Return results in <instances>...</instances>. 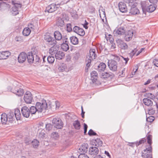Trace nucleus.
I'll return each mask as SVG.
<instances>
[{
  "label": "nucleus",
  "instance_id": "obj_47",
  "mask_svg": "<svg viewBox=\"0 0 158 158\" xmlns=\"http://www.w3.org/2000/svg\"><path fill=\"white\" fill-rule=\"evenodd\" d=\"M39 142L36 139H34L32 142L33 147L35 148H37L39 145Z\"/></svg>",
  "mask_w": 158,
  "mask_h": 158
},
{
  "label": "nucleus",
  "instance_id": "obj_52",
  "mask_svg": "<svg viewBox=\"0 0 158 158\" xmlns=\"http://www.w3.org/2000/svg\"><path fill=\"white\" fill-rule=\"evenodd\" d=\"M88 134L90 136L96 135H97V133L91 129L89 130V131Z\"/></svg>",
  "mask_w": 158,
  "mask_h": 158
},
{
  "label": "nucleus",
  "instance_id": "obj_41",
  "mask_svg": "<svg viewBox=\"0 0 158 158\" xmlns=\"http://www.w3.org/2000/svg\"><path fill=\"white\" fill-rule=\"evenodd\" d=\"M7 115H8V122L11 123L12 122L13 120L14 116L13 115V114H8Z\"/></svg>",
  "mask_w": 158,
  "mask_h": 158
},
{
  "label": "nucleus",
  "instance_id": "obj_28",
  "mask_svg": "<svg viewBox=\"0 0 158 158\" xmlns=\"http://www.w3.org/2000/svg\"><path fill=\"white\" fill-rule=\"evenodd\" d=\"M148 2L146 1H143L141 2V7L142 9L143 13L146 15V10L147 8Z\"/></svg>",
  "mask_w": 158,
  "mask_h": 158
},
{
  "label": "nucleus",
  "instance_id": "obj_59",
  "mask_svg": "<svg viewBox=\"0 0 158 158\" xmlns=\"http://www.w3.org/2000/svg\"><path fill=\"white\" fill-rule=\"evenodd\" d=\"M153 118L154 117L152 116H149L148 118L147 117L146 120L148 122H151L154 120Z\"/></svg>",
  "mask_w": 158,
  "mask_h": 158
},
{
  "label": "nucleus",
  "instance_id": "obj_64",
  "mask_svg": "<svg viewBox=\"0 0 158 158\" xmlns=\"http://www.w3.org/2000/svg\"><path fill=\"white\" fill-rule=\"evenodd\" d=\"M121 59V57H120L119 56L116 55L114 56V60L116 61H119V60H120Z\"/></svg>",
  "mask_w": 158,
  "mask_h": 158
},
{
  "label": "nucleus",
  "instance_id": "obj_36",
  "mask_svg": "<svg viewBox=\"0 0 158 158\" xmlns=\"http://www.w3.org/2000/svg\"><path fill=\"white\" fill-rule=\"evenodd\" d=\"M31 32V30L29 28H25L23 31V33L24 35L25 36H27L29 35Z\"/></svg>",
  "mask_w": 158,
  "mask_h": 158
},
{
  "label": "nucleus",
  "instance_id": "obj_8",
  "mask_svg": "<svg viewBox=\"0 0 158 158\" xmlns=\"http://www.w3.org/2000/svg\"><path fill=\"white\" fill-rule=\"evenodd\" d=\"M132 5H130V7L129 9V13L133 15H137L139 13V10L136 7L137 3L135 2L132 4Z\"/></svg>",
  "mask_w": 158,
  "mask_h": 158
},
{
  "label": "nucleus",
  "instance_id": "obj_34",
  "mask_svg": "<svg viewBox=\"0 0 158 158\" xmlns=\"http://www.w3.org/2000/svg\"><path fill=\"white\" fill-rule=\"evenodd\" d=\"M56 24L58 27H63L64 25V20L60 18L58 19Z\"/></svg>",
  "mask_w": 158,
  "mask_h": 158
},
{
  "label": "nucleus",
  "instance_id": "obj_32",
  "mask_svg": "<svg viewBox=\"0 0 158 158\" xmlns=\"http://www.w3.org/2000/svg\"><path fill=\"white\" fill-rule=\"evenodd\" d=\"M143 103L147 106H151L153 104L152 101L150 99L144 98L143 100Z\"/></svg>",
  "mask_w": 158,
  "mask_h": 158
},
{
  "label": "nucleus",
  "instance_id": "obj_44",
  "mask_svg": "<svg viewBox=\"0 0 158 158\" xmlns=\"http://www.w3.org/2000/svg\"><path fill=\"white\" fill-rule=\"evenodd\" d=\"M47 60L49 63L52 64L54 62L55 59L54 56H49L47 57Z\"/></svg>",
  "mask_w": 158,
  "mask_h": 158
},
{
  "label": "nucleus",
  "instance_id": "obj_5",
  "mask_svg": "<svg viewBox=\"0 0 158 158\" xmlns=\"http://www.w3.org/2000/svg\"><path fill=\"white\" fill-rule=\"evenodd\" d=\"M13 6L12 8L11 12L13 16H15L19 14V9L22 7L20 2H12Z\"/></svg>",
  "mask_w": 158,
  "mask_h": 158
},
{
  "label": "nucleus",
  "instance_id": "obj_56",
  "mask_svg": "<svg viewBox=\"0 0 158 158\" xmlns=\"http://www.w3.org/2000/svg\"><path fill=\"white\" fill-rule=\"evenodd\" d=\"M121 60L122 61L124 60L125 61V64H127L128 61L129 60V59L128 57H124L123 56H121Z\"/></svg>",
  "mask_w": 158,
  "mask_h": 158
},
{
  "label": "nucleus",
  "instance_id": "obj_43",
  "mask_svg": "<svg viewBox=\"0 0 158 158\" xmlns=\"http://www.w3.org/2000/svg\"><path fill=\"white\" fill-rule=\"evenodd\" d=\"M146 139L145 138H143L141 140H140L138 142H137L135 143L136 146L137 147L139 145L144 143L145 142H146Z\"/></svg>",
  "mask_w": 158,
  "mask_h": 158
},
{
  "label": "nucleus",
  "instance_id": "obj_4",
  "mask_svg": "<svg viewBox=\"0 0 158 158\" xmlns=\"http://www.w3.org/2000/svg\"><path fill=\"white\" fill-rule=\"evenodd\" d=\"M44 39L46 41V44L49 47L55 46L57 44L56 40L50 35H45Z\"/></svg>",
  "mask_w": 158,
  "mask_h": 158
},
{
  "label": "nucleus",
  "instance_id": "obj_29",
  "mask_svg": "<svg viewBox=\"0 0 158 158\" xmlns=\"http://www.w3.org/2000/svg\"><path fill=\"white\" fill-rule=\"evenodd\" d=\"M94 143L93 145L95 146L97 148L101 147L103 144L102 141L99 139H97L94 140Z\"/></svg>",
  "mask_w": 158,
  "mask_h": 158
},
{
  "label": "nucleus",
  "instance_id": "obj_27",
  "mask_svg": "<svg viewBox=\"0 0 158 158\" xmlns=\"http://www.w3.org/2000/svg\"><path fill=\"white\" fill-rule=\"evenodd\" d=\"M2 60L6 59L10 55V52L8 51L1 52Z\"/></svg>",
  "mask_w": 158,
  "mask_h": 158
},
{
  "label": "nucleus",
  "instance_id": "obj_61",
  "mask_svg": "<svg viewBox=\"0 0 158 158\" xmlns=\"http://www.w3.org/2000/svg\"><path fill=\"white\" fill-rule=\"evenodd\" d=\"M153 63L156 66L158 67V60L154 59L153 61Z\"/></svg>",
  "mask_w": 158,
  "mask_h": 158
},
{
  "label": "nucleus",
  "instance_id": "obj_45",
  "mask_svg": "<svg viewBox=\"0 0 158 158\" xmlns=\"http://www.w3.org/2000/svg\"><path fill=\"white\" fill-rule=\"evenodd\" d=\"M144 96L148 98H150L151 99H153L155 98V95L152 94L150 93H147L144 94Z\"/></svg>",
  "mask_w": 158,
  "mask_h": 158
},
{
  "label": "nucleus",
  "instance_id": "obj_35",
  "mask_svg": "<svg viewBox=\"0 0 158 158\" xmlns=\"http://www.w3.org/2000/svg\"><path fill=\"white\" fill-rule=\"evenodd\" d=\"M14 114L16 119L19 120L21 118V114L20 110L18 109H16L15 110Z\"/></svg>",
  "mask_w": 158,
  "mask_h": 158
},
{
  "label": "nucleus",
  "instance_id": "obj_1",
  "mask_svg": "<svg viewBox=\"0 0 158 158\" xmlns=\"http://www.w3.org/2000/svg\"><path fill=\"white\" fill-rule=\"evenodd\" d=\"M21 86L16 81H14L13 86H9L7 89L9 91L18 96H22L24 93V90L20 87Z\"/></svg>",
  "mask_w": 158,
  "mask_h": 158
},
{
  "label": "nucleus",
  "instance_id": "obj_42",
  "mask_svg": "<svg viewBox=\"0 0 158 158\" xmlns=\"http://www.w3.org/2000/svg\"><path fill=\"white\" fill-rule=\"evenodd\" d=\"M138 51V49L136 48H135L133 50H132L129 54L130 57L131 58H132L135 55H136V53Z\"/></svg>",
  "mask_w": 158,
  "mask_h": 158
},
{
  "label": "nucleus",
  "instance_id": "obj_63",
  "mask_svg": "<svg viewBox=\"0 0 158 158\" xmlns=\"http://www.w3.org/2000/svg\"><path fill=\"white\" fill-rule=\"evenodd\" d=\"M84 133L85 134H86L87 131V129L88 128V126L87 125L84 123Z\"/></svg>",
  "mask_w": 158,
  "mask_h": 158
},
{
  "label": "nucleus",
  "instance_id": "obj_21",
  "mask_svg": "<svg viewBox=\"0 0 158 158\" xmlns=\"http://www.w3.org/2000/svg\"><path fill=\"white\" fill-rule=\"evenodd\" d=\"M49 50V53L51 55H55L59 51L57 45L52 46Z\"/></svg>",
  "mask_w": 158,
  "mask_h": 158
},
{
  "label": "nucleus",
  "instance_id": "obj_13",
  "mask_svg": "<svg viewBox=\"0 0 158 158\" xmlns=\"http://www.w3.org/2000/svg\"><path fill=\"white\" fill-rule=\"evenodd\" d=\"M89 154L91 156L96 155L99 152V150L97 147L92 145L89 148Z\"/></svg>",
  "mask_w": 158,
  "mask_h": 158
},
{
  "label": "nucleus",
  "instance_id": "obj_49",
  "mask_svg": "<svg viewBox=\"0 0 158 158\" xmlns=\"http://www.w3.org/2000/svg\"><path fill=\"white\" fill-rule=\"evenodd\" d=\"M67 31L69 32H71L73 31L72 26L70 23H68L66 26Z\"/></svg>",
  "mask_w": 158,
  "mask_h": 158
},
{
  "label": "nucleus",
  "instance_id": "obj_57",
  "mask_svg": "<svg viewBox=\"0 0 158 158\" xmlns=\"http://www.w3.org/2000/svg\"><path fill=\"white\" fill-rule=\"evenodd\" d=\"M79 158H89V157L85 153H81L78 156Z\"/></svg>",
  "mask_w": 158,
  "mask_h": 158
},
{
  "label": "nucleus",
  "instance_id": "obj_40",
  "mask_svg": "<svg viewBox=\"0 0 158 158\" xmlns=\"http://www.w3.org/2000/svg\"><path fill=\"white\" fill-rule=\"evenodd\" d=\"M29 110L30 111V113L32 114H35L36 112H37V109L36 106H31L30 107V109Z\"/></svg>",
  "mask_w": 158,
  "mask_h": 158
},
{
  "label": "nucleus",
  "instance_id": "obj_26",
  "mask_svg": "<svg viewBox=\"0 0 158 158\" xmlns=\"http://www.w3.org/2000/svg\"><path fill=\"white\" fill-rule=\"evenodd\" d=\"M64 53L61 51H59L55 55V57L56 59L61 60L64 57Z\"/></svg>",
  "mask_w": 158,
  "mask_h": 158
},
{
  "label": "nucleus",
  "instance_id": "obj_2",
  "mask_svg": "<svg viewBox=\"0 0 158 158\" xmlns=\"http://www.w3.org/2000/svg\"><path fill=\"white\" fill-rule=\"evenodd\" d=\"M95 50L94 49H90L89 53L86 56V67L85 68V71L87 72L88 70V68L91 65V62L92 60L94 59L97 56L95 53Z\"/></svg>",
  "mask_w": 158,
  "mask_h": 158
},
{
  "label": "nucleus",
  "instance_id": "obj_31",
  "mask_svg": "<svg viewBox=\"0 0 158 158\" xmlns=\"http://www.w3.org/2000/svg\"><path fill=\"white\" fill-rule=\"evenodd\" d=\"M106 65L103 63H101L98 66L97 70L99 72L104 71L106 68Z\"/></svg>",
  "mask_w": 158,
  "mask_h": 158
},
{
  "label": "nucleus",
  "instance_id": "obj_10",
  "mask_svg": "<svg viewBox=\"0 0 158 158\" xmlns=\"http://www.w3.org/2000/svg\"><path fill=\"white\" fill-rule=\"evenodd\" d=\"M126 33L125 27H122L114 30L113 34L115 36H119L123 35Z\"/></svg>",
  "mask_w": 158,
  "mask_h": 158
},
{
  "label": "nucleus",
  "instance_id": "obj_39",
  "mask_svg": "<svg viewBox=\"0 0 158 158\" xmlns=\"http://www.w3.org/2000/svg\"><path fill=\"white\" fill-rule=\"evenodd\" d=\"M7 6V4L6 2H0V10H4L6 8Z\"/></svg>",
  "mask_w": 158,
  "mask_h": 158
},
{
  "label": "nucleus",
  "instance_id": "obj_3",
  "mask_svg": "<svg viewBox=\"0 0 158 158\" xmlns=\"http://www.w3.org/2000/svg\"><path fill=\"white\" fill-rule=\"evenodd\" d=\"M51 105V104H49V106H48L46 101L43 100L41 102H36L35 106L37 109V112L39 113L42 112L43 110H45L48 108L49 109H52V107Z\"/></svg>",
  "mask_w": 158,
  "mask_h": 158
},
{
  "label": "nucleus",
  "instance_id": "obj_58",
  "mask_svg": "<svg viewBox=\"0 0 158 158\" xmlns=\"http://www.w3.org/2000/svg\"><path fill=\"white\" fill-rule=\"evenodd\" d=\"M91 76H93L95 77H98V74L96 71H92L90 73Z\"/></svg>",
  "mask_w": 158,
  "mask_h": 158
},
{
  "label": "nucleus",
  "instance_id": "obj_6",
  "mask_svg": "<svg viewBox=\"0 0 158 158\" xmlns=\"http://www.w3.org/2000/svg\"><path fill=\"white\" fill-rule=\"evenodd\" d=\"M152 147L150 146L144 149L142 152V158H152Z\"/></svg>",
  "mask_w": 158,
  "mask_h": 158
},
{
  "label": "nucleus",
  "instance_id": "obj_50",
  "mask_svg": "<svg viewBox=\"0 0 158 158\" xmlns=\"http://www.w3.org/2000/svg\"><path fill=\"white\" fill-rule=\"evenodd\" d=\"M136 0H123V1L128 3L129 6L132 5V4L135 2Z\"/></svg>",
  "mask_w": 158,
  "mask_h": 158
},
{
  "label": "nucleus",
  "instance_id": "obj_38",
  "mask_svg": "<svg viewBox=\"0 0 158 158\" xmlns=\"http://www.w3.org/2000/svg\"><path fill=\"white\" fill-rule=\"evenodd\" d=\"M61 48L64 51H67L69 49V46L67 43H63L61 45Z\"/></svg>",
  "mask_w": 158,
  "mask_h": 158
},
{
  "label": "nucleus",
  "instance_id": "obj_62",
  "mask_svg": "<svg viewBox=\"0 0 158 158\" xmlns=\"http://www.w3.org/2000/svg\"><path fill=\"white\" fill-rule=\"evenodd\" d=\"M40 60V58L39 56H38L37 55H35V56L34 57V61L35 62H39Z\"/></svg>",
  "mask_w": 158,
  "mask_h": 158
},
{
  "label": "nucleus",
  "instance_id": "obj_55",
  "mask_svg": "<svg viewBox=\"0 0 158 158\" xmlns=\"http://www.w3.org/2000/svg\"><path fill=\"white\" fill-rule=\"evenodd\" d=\"M65 65L64 64H63L59 67L58 69L61 71H63L65 70Z\"/></svg>",
  "mask_w": 158,
  "mask_h": 158
},
{
  "label": "nucleus",
  "instance_id": "obj_22",
  "mask_svg": "<svg viewBox=\"0 0 158 158\" xmlns=\"http://www.w3.org/2000/svg\"><path fill=\"white\" fill-rule=\"evenodd\" d=\"M101 78L106 79L109 77L112 78L114 76L113 74L111 72H103L100 75Z\"/></svg>",
  "mask_w": 158,
  "mask_h": 158
},
{
  "label": "nucleus",
  "instance_id": "obj_19",
  "mask_svg": "<svg viewBox=\"0 0 158 158\" xmlns=\"http://www.w3.org/2000/svg\"><path fill=\"white\" fill-rule=\"evenodd\" d=\"M124 39L126 41H128L131 40L133 35V32L131 30H129L125 33Z\"/></svg>",
  "mask_w": 158,
  "mask_h": 158
},
{
  "label": "nucleus",
  "instance_id": "obj_60",
  "mask_svg": "<svg viewBox=\"0 0 158 158\" xmlns=\"http://www.w3.org/2000/svg\"><path fill=\"white\" fill-rule=\"evenodd\" d=\"M125 69L124 68L123 69V70L121 71V72H119V73L121 74H119V76H120L121 77H124L125 75Z\"/></svg>",
  "mask_w": 158,
  "mask_h": 158
},
{
  "label": "nucleus",
  "instance_id": "obj_14",
  "mask_svg": "<svg viewBox=\"0 0 158 158\" xmlns=\"http://www.w3.org/2000/svg\"><path fill=\"white\" fill-rule=\"evenodd\" d=\"M73 30L74 32L77 33L79 35L83 36L85 35V32L84 30L81 28L75 26L73 27Z\"/></svg>",
  "mask_w": 158,
  "mask_h": 158
},
{
  "label": "nucleus",
  "instance_id": "obj_23",
  "mask_svg": "<svg viewBox=\"0 0 158 158\" xmlns=\"http://www.w3.org/2000/svg\"><path fill=\"white\" fill-rule=\"evenodd\" d=\"M54 36L56 41H60L62 39V35L61 33L59 31H56L54 32Z\"/></svg>",
  "mask_w": 158,
  "mask_h": 158
},
{
  "label": "nucleus",
  "instance_id": "obj_33",
  "mask_svg": "<svg viewBox=\"0 0 158 158\" xmlns=\"http://www.w3.org/2000/svg\"><path fill=\"white\" fill-rule=\"evenodd\" d=\"M71 43L74 45H76L78 44V40L76 36H73L70 38Z\"/></svg>",
  "mask_w": 158,
  "mask_h": 158
},
{
  "label": "nucleus",
  "instance_id": "obj_18",
  "mask_svg": "<svg viewBox=\"0 0 158 158\" xmlns=\"http://www.w3.org/2000/svg\"><path fill=\"white\" fill-rule=\"evenodd\" d=\"M27 54L25 52H23L21 53L18 57V60L19 62L22 63L24 62L27 59Z\"/></svg>",
  "mask_w": 158,
  "mask_h": 158
},
{
  "label": "nucleus",
  "instance_id": "obj_24",
  "mask_svg": "<svg viewBox=\"0 0 158 158\" xmlns=\"http://www.w3.org/2000/svg\"><path fill=\"white\" fill-rule=\"evenodd\" d=\"M8 115L6 113H3L1 115V120L2 124H6L8 122ZM8 124H9L8 123Z\"/></svg>",
  "mask_w": 158,
  "mask_h": 158
},
{
  "label": "nucleus",
  "instance_id": "obj_11",
  "mask_svg": "<svg viewBox=\"0 0 158 158\" xmlns=\"http://www.w3.org/2000/svg\"><path fill=\"white\" fill-rule=\"evenodd\" d=\"M118 47L122 49L125 50L127 49V45L124 41L120 39H118L116 40Z\"/></svg>",
  "mask_w": 158,
  "mask_h": 158
},
{
  "label": "nucleus",
  "instance_id": "obj_46",
  "mask_svg": "<svg viewBox=\"0 0 158 158\" xmlns=\"http://www.w3.org/2000/svg\"><path fill=\"white\" fill-rule=\"evenodd\" d=\"M147 142L149 144V147H152L151 144L152 143V135H148L147 137Z\"/></svg>",
  "mask_w": 158,
  "mask_h": 158
},
{
  "label": "nucleus",
  "instance_id": "obj_30",
  "mask_svg": "<svg viewBox=\"0 0 158 158\" xmlns=\"http://www.w3.org/2000/svg\"><path fill=\"white\" fill-rule=\"evenodd\" d=\"M156 5L155 4H151L147 6L146 12H152L155 10L156 9Z\"/></svg>",
  "mask_w": 158,
  "mask_h": 158
},
{
  "label": "nucleus",
  "instance_id": "obj_17",
  "mask_svg": "<svg viewBox=\"0 0 158 158\" xmlns=\"http://www.w3.org/2000/svg\"><path fill=\"white\" fill-rule=\"evenodd\" d=\"M88 147L89 146L88 143H84L82 144L79 148L78 152L80 153H85L87 151Z\"/></svg>",
  "mask_w": 158,
  "mask_h": 158
},
{
  "label": "nucleus",
  "instance_id": "obj_53",
  "mask_svg": "<svg viewBox=\"0 0 158 158\" xmlns=\"http://www.w3.org/2000/svg\"><path fill=\"white\" fill-rule=\"evenodd\" d=\"M45 127L47 130L50 131L52 128V125L50 123H48L46 125Z\"/></svg>",
  "mask_w": 158,
  "mask_h": 158
},
{
  "label": "nucleus",
  "instance_id": "obj_51",
  "mask_svg": "<svg viewBox=\"0 0 158 158\" xmlns=\"http://www.w3.org/2000/svg\"><path fill=\"white\" fill-rule=\"evenodd\" d=\"M15 40L16 41L19 42L23 41V38L20 36H16L15 38Z\"/></svg>",
  "mask_w": 158,
  "mask_h": 158
},
{
  "label": "nucleus",
  "instance_id": "obj_16",
  "mask_svg": "<svg viewBox=\"0 0 158 158\" xmlns=\"http://www.w3.org/2000/svg\"><path fill=\"white\" fill-rule=\"evenodd\" d=\"M21 113L24 117L28 118L29 116L30 111L29 108L26 106H24L21 109Z\"/></svg>",
  "mask_w": 158,
  "mask_h": 158
},
{
  "label": "nucleus",
  "instance_id": "obj_25",
  "mask_svg": "<svg viewBox=\"0 0 158 158\" xmlns=\"http://www.w3.org/2000/svg\"><path fill=\"white\" fill-rule=\"evenodd\" d=\"M27 58L28 63L30 64L33 63L34 60V56L33 53L31 52H28L27 55Z\"/></svg>",
  "mask_w": 158,
  "mask_h": 158
},
{
  "label": "nucleus",
  "instance_id": "obj_9",
  "mask_svg": "<svg viewBox=\"0 0 158 158\" xmlns=\"http://www.w3.org/2000/svg\"><path fill=\"white\" fill-rule=\"evenodd\" d=\"M108 66L110 69L112 71H117V63L114 60H111L108 62Z\"/></svg>",
  "mask_w": 158,
  "mask_h": 158
},
{
  "label": "nucleus",
  "instance_id": "obj_15",
  "mask_svg": "<svg viewBox=\"0 0 158 158\" xmlns=\"http://www.w3.org/2000/svg\"><path fill=\"white\" fill-rule=\"evenodd\" d=\"M59 7L56 6V5L54 3L46 7L45 12L52 13L56 10Z\"/></svg>",
  "mask_w": 158,
  "mask_h": 158
},
{
  "label": "nucleus",
  "instance_id": "obj_7",
  "mask_svg": "<svg viewBox=\"0 0 158 158\" xmlns=\"http://www.w3.org/2000/svg\"><path fill=\"white\" fill-rule=\"evenodd\" d=\"M52 123L54 127L58 129H61L63 127V122L59 118H54L52 121Z\"/></svg>",
  "mask_w": 158,
  "mask_h": 158
},
{
  "label": "nucleus",
  "instance_id": "obj_54",
  "mask_svg": "<svg viewBox=\"0 0 158 158\" xmlns=\"http://www.w3.org/2000/svg\"><path fill=\"white\" fill-rule=\"evenodd\" d=\"M155 112V110L152 108L148 110V113L150 115H152L154 114Z\"/></svg>",
  "mask_w": 158,
  "mask_h": 158
},
{
  "label": "nucleus",
  "instance_id": "obj_20",
  "mask_svg": "<svg viewBox=\"0 0 158 158\" xmlns=\"http://www.w3.org/2000/svg\"><path fill=\"white\" fill-rule=\"evenodd\" d=\"M118 7L120 11L123 13H125L127 11V8L125 4L123 2H120L118 4Z\"/></svg>",
  "mask_w": 158,
  "mask_h": 158
},
{
  "label": "nucleus",
  "instance_id": "obj_37",
  "mask_svg": "<svg viewBox=\"0 0 158 158\" xmlns=\"http://www.w3.org/2000/svg\"><path fill=\"white\" fill-rule=\"evenodd\" d=\"M73 126L76 129H80L81 125L79 121L78 120H76L74 121L73 123Z\"/></svg>",
  "mask_w": 158,
  "mask_h": 158
},
{
  "label": "nucleus",
  "instance_id": "obj_12",
  "mask_svg": "<svg viewBox=\"0 0 158 158\" xmlns=\"http://www.w3.org/2000/svg\"><path fill=\"white\" fill-rule=\"evenodd\" d=\"M24 101L27 103H31L33 99L31 93L29 91H27L24 97Z\"/></svg>",
  "mask_w": 158,
  "mask_h": 158
},
{
  "label": "nucleus",
  "instance_id": "obj_48",
  "mask_svg": "<svg viewBox=\"0 0 158 158\" xmlns=\"http://www.w3.org/2000/svg\"><path fill=\"white\" fill-rule=\"evenodd\" d=\"M52 137L53 138L55 139H57L59 137V135L58 132H53L51 135Z\"/></svg>",
  "mask_w": 158,
  "mask_h": 158
}]
</instances>
